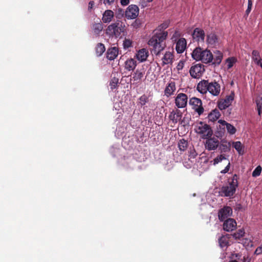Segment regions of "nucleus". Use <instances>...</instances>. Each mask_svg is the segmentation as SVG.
<instances>
[{
  "mask_svg": "<svg viewBox=\"0 0 262 262\" xmlns=\"http://www.w3.org/2000/svg\"><path fill=\"white\" fill-rule=\"evenodd\" d=\"M125 32V25L119 20L108 25L105 30L106 34L112 38L121 37Z\"/></svg>",
  "mask_w": 262,
  "mask_h": 262,
  "instance_id": "1",
  "label": "nucleus"
},
{
  "mask_svg": "<svg viewBox=\"0 0 262 262\" xmlns=\"http://www.w3.org/2000/svg\"><path fill=\"white\" fill-rule=\"evenodd\" d=\"M192 57L196 61H201L203 63H208L213 60V54L208 50H204L201 47L196 48L191 53Z\"/></svg>",
  "mask_w": 262,
  "mask_h": 262,
  "instance_id": "2",
  "label": "nucleus"
},
{
  "mask_svg": "<svg viewBox=\"0 0 262 262\" xmlns=\"http://www.w3.org/2000/svg\"><path fill=\"white\" fill-rule=\"evenodd\" d=\"M238 176L234 174L229 182V186H224L221 189V195L222 196L231 197L235 193L236 188L238 186Z\"/></svg>",
  "mask_w": 262,
  "mask_h": 262,
  "instance_id": "3",
  "label": "nucleus"
},
{
  "mask_svg": "<svg viewBox=\"0 0 262 262\" xmlns=\"http://www.w3.org/2000/svg\"><path fill=\"white\" fill-rule=\"evenodd\" d=\"M195 132L197 134L202 135L203 139H208L213 134L211 127L206 123L200 122L196 126Z\"/></svg>",
  "mask_w": 262,
  "mask_h": 262,
  "instance_id": "4",
  "label": "nucleus"
},
{
  "mask_svg": "<svg viewBox=\"0 0 262 262\" xmlns=\"http://www.w3.org/2000/svg\"><path fill=\"white\" fill-rule=\"evenodd\" d=\"M157 41L156 38H151L149 40L148 44L149 46L152 47L151 52L156 56H159L161 52L165 48L166 45L165 43L158 42Z\"/></svg>",
  "mask_w": 262,
  "mask_h": 262,
  "instance_id": "5",
  "label": "nucleus"
},
{
  "mask_svg": "<svg viewBox=\"0 0 262 262\" xmlns=\"http://www.w3.org/2000/svg\"><path fill=\"white\" fill-rule=\"evenodd\" d=\"M205 70L204 65L199 63L192 66L189 70L190 76L195 79H199L203 75Z\"/></svg>",
  "mask_w": 262,
  "mask_h": 262,
  "instance_id": "6",
  "label": "nucleus"
},
{
  "mask_svg": "<svg viewBox=\"0 0 262 262\" xmlns=\"http://www.w3.org/2000/svg\"><path fill=\"white\" fill-rule=\"evenodd\" d=\"M189 103L192 106V108L199 115L203 113L204 109L202 105V100L200 99L192 97L190 99Z\"/></svg>",
  "mask_w": 262,
  "mask_h": 262,
  "instance_id": "7",
  "label": "nucleus"
},
{
  "mask_svg": "<svg viewBox=\"0 0 262 262\" xmlns=\"http://www.w3.org/2000/svg\"><path fill=\"white\" fill-rule=\"evenodd\" d=\"M139 8L136 5H130L125 11V16L128 19H135L139 15Z\"/></svg>",
  "mask_w": 262,
  "mask_h": 262,
  "instance_id": "8",
  "label": "nucleus"
},
{
  "mask_svg": "<svg viewBox=\"0 0 262 262\" xmlns=\"http://www.w3.org/2000/svg\"><path fill=\"white\" fill-rule=\"evenodd\" d=\"M145 71L143 69H137L133 74L130 78L131 83L133 85H136L140 83L144 77Z\"/></svg>",
  "mask_w": 262,
  "mask_h": 262,
  "instance_id": "9",
  "label": "nucleus"
},
{
  "mask_svg": "<svg viewBox=\"0 0 262 262\" xmlns=\"http://www.w3.org/2000/svg\"><path fill=\"white\" fill-rule=\"evenodd\" d=\"M188 101V97L184 93H179L175 98V104L178 108H184L186 106Z\"/></svg>",
  "mask_w": 262,
  "mask_h": 262,
  "instance_id": "10",
  "label": "nucleus"
},
{
  "mask_svg": "<svg viewBox=\"0 0 262 262\" xmlns=\"http://www.w3.org/2000/svg\"><path fill=\"white\" fill-rule=\"evenodd\" d=\"M206 139L205 147L208 150H214L219 147V141L217 138L211 137Z\"/></svg>",
  "mask_w": 262,
  "mask_h": 262,
  "instance_id": "11",
  "label": "nucleus"
},
{
  "mask_svg": "<svg viewBox=\"0 0 262 262\" xmlns=\"http://www.w3.org/2000/svg\"><path fill=\"white\" fill-rule=\"evenodd\" d=\"M193 39L198 42H204L205 40V32L202 29L195 28L192 34Z\"/></svg>",
  "mask_w": 262,
  "mask_h": 262,
  "instance_id": "12",
  "label": "nucleus"
},
{
  "mask_svg": "<svg viewBox=\"0 0 262 262\" xmlns=\"http://www.w3.org/2000/svg\"><path fill=\"white\" fill-rule=\"evenodd\" d=\"M232 214V209L229 206H225L221 209L218 213L219 219L221 221H224L226 219L230 216Z\"/></svg>",
  "mask_w": 262,
  "mask_h": 262,
  "instance_id": "13",
  "label": "nucleus"
},
{
  "mask_svg": "<svg viewBox=\"0 0 262 262\" xmlns=\"http://www.w3.org/2000/svg\"><path fill=\"white\" fill-rule=\"evenodd\" d=\"M208 91L213 96H218L221 91L220 84L215 81L209 82Z\"/></svg>",
  "mask_w": 262,
  "mask_h": 262,
  "instance_id": "14",
  "label": "nucleus"
},
{
  "mask_svg": "<svg viewBox=\"0 0 262 262\" xmlns=\"http://www.w3.org/2000/svg\"><path fill=\"white\" fill-rule=\"evenodd\" d=\"M234 97L232 95L228 96L226 98L223 100L220 101L218 102V107L221 110H223L229 107L233 100Z\"/></svg>",
  "mask_w": 262,
  "mask_h": 262,
  "instance_id": "15",
  "label": "nucleus"
},
{
  "mask_svg": "<svg viewBox=\"0 0 262 262\" xmlns=\"http://www.w3.org/2000/svg\"><path fill=\"white\" fill-rule=\"evenodd\" d=\"M236 227V222L233 219H228L226 220L223 224V229L224 230L230 232L233 231Z\"/></svg>",
  "mask_w": 262,
  "mask_h": 262,
  "instance_id": "16",
  "label": "nucleus"
},
{
  "mask_svg": "<svg viewBox=\"0 0 262 262\" xmlns=\"http://www.w3.org/2000/svg\"><path fill=\"white\" fill-rule=\"evenodd\" d=\"M219 42V38L215 33L211 32L207 34L206 42L211 47L215 46Z\"/></svg>",
  "mask_w": 262,
  "mask_h": 262,
  "instance_id": "17",
  "label": "nucleus"
},
{
  "mask_svg": "<svg viewBox=\"0 0 262 262\" xmlns=\"http://www.w3.org/2000/svg\"><path fill=\"white\" fill-rule=\"evenodd\" d=\"M182 117V113L178 109L173 110L170 112L169 115V119L172 121L173 123H177L179 122L181 120Z\"/></svg>",
  "mask_w": 262,
  "mask_h": 262,
  "instance_id": "18",
  "label": "nucleus"
},
{
  "mask_svg": "<svg viewBox=\"0 0 262 262\" xmlns=\"http://www.w3.org/2000/svg\"><path fill=\"white\" fill-rule=\"evenodd\" d=\"M114 17V12L111 10H106L103 12L102 14V22L105 24L110 23L112 21Z\"/></svg>",
  "mask_w": 262,
  "mask_h": 262,
  "instance_id": "19",
  "label": "nucleus"
},
{
  "mask_svg": "<svg viewBox=\"0 0 262 262\" xmlns=\"http://www.w3.org/2000/svg\"><path fill=\"white\" fill-rule=\"evenodd\" d=\"M208 80H202L198 83L196 89L200 93L203 94H206L208 90Z\"/></svg>",
  "mask_w": 262,
  "mask_h": 262,
  "instance_id": "20",
  "label": "nucleus"
},
{
  "mask_svg": "<svg viewBox=\"0 0 262 262\" xmlns=\"http://www.w3.org/2000/svg\"><path fill=\"white\" fill-rule=\"evenodd\" d=\"M118 48L117 47H111L108 48L106 52V58L110 60H114L118 55Z\"/></svg>",
  "mask_w": 262,
  "mask_h": 262,
  "instance_id": "21",
  "label": "nucleus"
},
{
  "mask_svg": "<svg viewBox=\"0 0 262 262\" xmlns=\"http://www.w3.org/2000/svg\"><path fill=\"white\" fill-rule=\"evenodd\" d=\"M186 47V41L185 38H181L179 39L176 46V50L178 53H182L185 50Z\"/></svg>",
  "mask_w": 262,
  "mask_h": 262,
  "instance_id": "22",
  "label": "nucleus"
},
{
  "mask_svg": "<svg viewBox=\"0 0 262 262\" xmlns=\"http://www.w3.org/2000/svg\"><path fill=\"white\" fill-rule=\"evenodd\" d=\"M174 56L170 51H167L162 58V66L165 64H172L173 61Z\"/></svg>",
  "mask_w": 262,
  "mask_h": 262,
  "instance_id": "23",
  "label": "nucleus"
},
{
  "mask_svg": "<svg viewBox=\"0 0 262 262\" xmlns=\"http://www.w3.org/2000/svg\"><path fill=\"white\" fill-rule=\"evenodd\" d=\"M136 56L138 60L141 62L145 61L148 56V51L146 49L143 48L138 51Z\"/></svg>",
  "mask_w": 262,
  "mask_h": 262,
  "instance_id": "24",
  "label": "nucleus"
},
{
  "mask_svg": "<svg viewBox=\"0 0 262 262\" xmlns=\"http://www.w3.org/2000/svg\"><path fill=\"white\" fill-rule=\"evenodd\" d=\"M219 148L221 152H229L231 149V143L226 140H221L220 143H219Z\"/></svg>",
  "mask_w": 262,
  "mask_h": 262,
  "instance_id": "25",
  "label": "nucleus"
},
{
  "mask_svg": "<svg viewBox=\"0 0 262 262\" xmlns=\"http://www.w3.org/2000/svg\"><path fill=\"white\" fill-rule=\"evenodd\" d=\"M176 84L173 81L169 82L165 88L164 93L167 97H169L173 94L176 91Z\"/></svg>",
  "mask_w": 262,
  "mask_h": 262,
  "instance_id": "26",
  "label": "nucleus"
},
{
  "mask_svg": "<svg viewBox=\"0 0 262 262\" xmlns=\"http://www.w3.org/2000/svg\"><path fill=\"white\" fill-rule=\"evenodd\" d=\"M230 238V234H226L225 235H222L219 239V246L221 248H224L225 247H227L229 245V241Z\"/></svg>",
  "mask_w": 262,
  "mask_h": 262,
  "instance_id": "27",
  "label": "nucleus"
},
{
  "mask_svg": "<svg viewBox=\"0 0 262 262\" xmlns=\"http://www.w3.org/2000/svg\"><path fill=\"white\" fill-rule=\"evenodd\" d=\"M223 53L221 51L219 50L214 51V55H213L212 64L219 65L223 59Z\"/></svg>",
  "mask_w": 262,
  "mask_h": 262,
  "instance_id": "28",
  "label": "nucleus"
},
{
  "mask_svg": "<svg viewBox=\"0 0 262 262\" xmlns=\"http://www.w3.org/2000/svg\"><path fill=\"white\" fill-rule=\"evenodd\" d=\"M137 66V62L133 58L126 60L125 62L124 68L128 71H133Z\"/></svg>",
  "mask_w": 262,
  "mask_h": 262,
  "instance_id": "29",
  "label": "nucleus"
},
{
  "mask_svg": "<svg viewBox=\"0 0 262 262\" xmlns=\"http://www.w3.org/2000/svg\"><path fill=\"white\" fill-rule=\"evenodd\" d=\"M219 122L222 125H226V129L228 133L231 135L234 134L236 132V128L230 123L226 122L225 121L223 120H219Z\"/></svg>",
  "mask_w": 262,
  "mask_h": 262,
  "instance_id": "30",
  "label": "nucleus"
},
{
  "mask_svg": "<svg viewBox=\"0 0 262 262\" xmlns=\"http://www.w3.org/2000/svg\"><path fill=\"white\" fill-rule=\"evenodd\" d=\"M91 28L95 34L99 36L103 29V25L100 21L98 23H94L92 25Z\"/></svg>",
  "mask_w": 262,
  "mask_h": 262,
  "instance_id": "31",
  "label": "nucleus"
},
{
  "mask_svg": "<svg viewBox=\"0 0 262 262\" xmlns=\"http://www.w3.org/2000/svg\"><path fill=\"white\" fill-rule=\"evenodd\" d=\"M221 114L216 108L212 110L208 115V118L209 121L214 122L217 120L220 117Z\"/></svg>",
  "mask_w": 262,
  "mask_h": 262,
  "instance_id": "32",
  "label": "nucleus"
},
{
  "mask_svg": "<svg viewBox=\"0 0 262 262\" xmlns=\"http://www.w3.org/2000/svg\"><path fill=\"white\" fill-rule=\"evenodd\" d=\"M168 36V33L166 31L162 32L159 33H157L154 35L151 38H156L157 42L164 43L163 41L166 39Z\"/></svg>",
  "mask_w": 262,
  "mask_h": 262,
  "instance_id": "33",
  "label": "nucleus"
},
{
  "mask_svg": "<svg viewBox=\"0 0 262 262\" xmlns=\"http://www.w3.org/2000/svg\"><path fill=\"white\" fill-rule=\"evenodd\" d=\"M252 59L256 64L259 65L261 60L259 52L256 50H253L252 52Z\"/></svg>",
  "mask_w": 262,
  "mask_h": 262,
  "instance_id": "34",
  "label": "nucleus"
},
{
  "mask_svg": "<svg viewBox=\"0 0 262 262\" xmlns=\"http://www.w3.org/2000/svg\"><path fill=\"white\" fill-rule=\"evenodd\" d=\"M105 51V47L104 44L98 43L95 48L96 54L97 56H101Z\"/></svg>",
  "mask_w": 262,
  "mask_h": 262,
  "instance_id": "35",
  "label": "nucleus"
},
{
  "mask_svg": "<svg viewBox=\"0 0 262 262\" xmlns=\"http://www.w3.org/2000/svg\"><path fill=\"white\" fill-rule=\"evenodd\" d=\"M188 147V142L184 139L180 140L178 142V147L181 151H185Z\"/></svg>",
  "mask_w": 262,
  "mask_h": 262,
  "instance_id": "36",
  "label": "nucleus"
},
{
  "mask_svg": "<svg viewBox=\"0 0 262 262\" xmlns=\"http://www.w3.org/2000/svg\"><path fill=\"white\" fill-rule=\"evenodd\" d=\"M245 231L243 229L238 230L236 232L231 234L235 239H240L245 234Z\"/></svg>",
  "mask_w": 262,
  "mask_h": 262,
  "instance_id": "37",
  "label": "nucleus"
},
{
  "mask_svg": "<svg viewBox=\"0 0 262 262\" xmlns=\"http://www.w3.org/2000/svg\"><path fill=\"white\" fill-rule=\"evenodd\" d=\"M232 145L239 155H242L243 154L242 145L240 141L233 142L232 143Z\"/></svg>",
  "mask_w": 262,
  "mask_h": 262,
  "instance_id": "38",
  "label": "nucleus"
},
{
  "mask_svg": "<svg viewBox=\"0 0 262 262\" xmlns=\"http://www.w3.org/2000/svg\"><path fill=\"white\" fill-rule=\"evenodd\" d=\"M237 61L236 58L234 57H229L226 60V62L227 64V69H229L231 68L233 64Z\"/></svg>",
  "mask_w": 262,
  "mask_h": 262,
  "instance_id": "39",
  "label": "nucleus"
},
{
  "mask_svg": "<svg viewBox=\"0 0 262 262\" xmlns=\"http://www.w3.org/2000/svg\"><path fill=\"white\" fill-rule=\"evenodd\" d=\"M119 83V79L116 77H113L110 81V85L111 89L113 90L114 89H116L118 86V84Z\"/></svg>",
  "mask_w": 262,
  "mask_h": 262,
  "instance_id": "40",
  "label": "nucleus"
},
{
  "mask_svg": "<svg viewBox=\"0 0 262 262\" xmlns=\"http://www.w3.org/2000/svg\"><path fill=\"white\" fill-rule=\"evenodd\" d=\"M148 101V98L146 95L145 94L142 95L139 98V103L141 106H143Z\"/></svg>",
  "mask_w": 262,
  "mask_h": 262,
  "instance_id": "41",
  "label": "nucleus"
},
{
  "mask_svg": "<svg viewBox=\"0 0 262 262\" xmlns=\"http://www.w3.org/2000/svg\"><path fill=\"white\" fill-rule=\"evenodd\" d=\"M256 104L258 115H260L262 113V97L256 100Z\"/></svg>",
  "mask_w": 262,
  "mask_h": 262,
  "instance_id": "42",
  "label": "nucleus"
},
{
  "mask_svg": "<svg viewBox=\"0 0 262 262\" xmlns=\"http://www.w3.org/2000/svg\"><path fill=\"white\" fill-rule=\"evenodd\" d=\"M262 168L260 166H257L255 169L252 172V176L253 177H256L259 176L261 172Z\"/></svg>",
  "mask_w": 262,
  "mask_h": 262,
  "instance_id": "43",
  "label": "nucleus"
},
{
  "mask_svg": "<svg viewBox=\"0 0 262 262\" xmlns=\"http://www.w3.org/2000/svg\"><path fill=\"white\" fill-rule=\"evenodd\" d=\"M142 21L139 19H136L131 25L134 29H138L141 27Z\"/></svg>",
  "mask_w": 262,
  "mask_h": 262,
  "instance_id": "44",
  "label": "nucleus"
},
{
  "mask_svg": "<svg viewBox=\"0 0 262 262\" xmlns=\"http://www.w3.org/2000/svg\"><path fill=\"white\" fill-rule=\"evenodd\" d=\"M225 159H226L225 155H223V154L221 155L217 156V157H216L213 160V162H214L213 164L216 165V164H218L219 162H221L222 160H225Z\"/></svg>",
  "mask_w": 262,
  "mask_h": 262,
  "instance_id": "45",
  "label": "nucleus"
},
{
  "mask_svg": "<svg viewBox=\"0 0 262 262\" xmlns=\"http://www.w3.org/2000/svg\"><path fill=\"white\" fill-rule=\"evenodd\" d=\"M123 45L124 49H127L131 47L132 46V41L129 39L125 38L123 41Z\"/></svg>",
  "mask_w": 262,
  "mask_h": 262,
  "instance_id": "46",
  "label": "nucleus"
},
{
  "mask_svg": "<svg viewBox=\"0 0 262 262\" xmlns=\"http://www.w3.org/2000/svg\"><path fill=\"white\" fill-rule=\"evenodd\" d=\"M124 14L125 15V12L122 9L119 8L116 12V17L117 18L120 19Z\"/></svg>",
  "mask_w": 262,
  "mask_h": 262,
  "instance_id": "47",
  "label": "nucleus"
},
{
  "mask_svg": "<svg viewBox=\"0 0 262 262\" xmlns=\"http://www.w3.org/2000/svg\"><path fill=\"white\" fill-rule=\"evenodd\" d=\"M168 26H169V23L168 22H167V21L164 22V23L161 24L159 26V30L160 31L162 30H165V29H166V28H168Z\"/></svg>",
  "mask_w": 262,
  "mask_h": 262,
  "instance_id": "48",
  "label": "nucleus"
},
{
  "mask_svg": "<svg viewBox=\"0 0 262 262\" xmlns=\"http://www.w3.org/2000/svg\"><path fill=\"white\" fill-rule=\"evenodd\" d=\"M184 61L181 60L179 61L177 68L178 71L182 70L184 67Z\"/></svg>",
  "mask_w": 262,
  "mask_h": 262,
  "instance_id": "49",
  "label": "nucleus"
},
{
  "mask_svg": "<svg viewBox=\"0 0 262 262\" xmlns=\"http://www.w3.org/2000/svg\"><path fill=\"white\" fill-rule=\"evenodd\" d=\"M261 253H262V245L259 247H258L256 249V250L254 252V254L256 255H259Z\"/></svg>",
  "mask_w": 262,
  "mask_h": 262,
  "instance_id": "50",
  "label": "nucleus"
},
{
  "mask_svg": "<svg viewBox=\"0 0 262 262\" xmlns=\"http://www.w3.org/2000/svg\"><path fill=\"white\" fill-rule=\"evenodd\" d=\"M230 166V162H229L228 165L225 168V169L222 170L221 171V172L222 173H226L228 172L229 171V170Z\"/></svg>",
  "mask_w": 262,
  "mask_h": 262,
  "instance_id": "51",
  "label": "nucleus"
},
{
  "mask_svg": "<svg viewBox=\"0 0 262 262\" xmlns=\"http://www.w3.org/2000/svg\"><path fill=\"white\" fill-rule=\"evenodd\" d=\"M120 3L121 5L125 6L129 3V0H120Z\"/></svg>",
  "mask_w": 262,
  "mask_h": 262,
  "instance_id": "52",
  "label": "nucleus"
},
{
  "mask_svg": "<svg viewBox=\"0 0 262 262\" xmlns=\"http://www.w3.org/2000/svg\"><path fill=\"white\" fill-rule=\"evenodd\" d=\"M241 257V254L239 253H233L232 254V258H239Z\"/></svg>",
  "mask_w": 262,
  "mask_h": 262,
  "instance_id": "53",
  "label": "nucleus"
},
{
  "mask_svg": "<svg viewBox=\"0 0 262 262\" xmlns=\"http://www.w3.org/2000/svg\"><path fill=\"white\" fill-rule=\"evenodd\" d=\"M94 1H90L89 3V10H90L91 9H92L93 7L94 6Z\"/></svg>",
  "mask_w": 262,
  "mask_h": 262,
  "instance_id": "54",
  "label": "nucleus"
},
{
  "mask_svg": "<svg viewBox=\"0 0 262 262\" xmlns=\"http://www.w3.org/2000/svg\"><path fill=\"white\" fill-rule=\"evenodd\" d=\"M114 2V0H104L103 3L104 4H108L109 5H111V4L113 3Z\"/></svg>",
  "mask_w": 262,
  "mask_h": 262,
  "instance_id": "55",
  "label": "nucleus"
},
{
  "mask_svg": "<svg viewBox=\"0 0 262 262\" xmlns=\"http://www.w3.org/2000/svg\"><path fill=\"white\" fill-rule=\"evenodd\" d=\"M242 205L241 204H236V208H235V210H239L240 209H242Z\"/></svg>",
  "mask_w": 262,
  "mask_h": 262,
  "instance_id": "56",
  "label": "nucleus"
},
{
  "mask_svg": "<svg viewBox=\"0 0 262 262\" xmlns=\"http://www.w3.org/2000/svg\"><path fill=\"white\" fill-rule=\"evenodd\" d=\"M251 8L250 7H248L246 11V14L248 16L249 15V14L250 13V12H251Z\"/></svg>",
  "mask_w": 262,
  "mask_h": 262,
  "instance_id": "57",
  "label": "nucleus"
},
{
  "mask_svg": "<svg viewBox=\"0 0 262 262\" xmlns=\"http://www.w3.org/2000/svg\"><path fill=\"white\" fill-rule=\"evenodd\" d=\"M252 0H248V7H250V8H252Z\"/></svg>",
  "mask_w": 262,
  "mask_h": 262,
  "instance_id": "58",
  "label": "nucleus"
},
{
  "mask_svg": "<svg viewBox=\"0 0 262 262\" xmlns=\"http://www.w3.org/2000/svg\"><path fill=\"white\" fill-rule=\"evenodd\" d=\"M196 156V154L195 151H193L191 153V155L190 156L191 158H194L195 156Z\"/></svg>",
  "mask_w": 262,
  "mask_h": 262,
  "instance_id": "59",
  "label": "nucleus"
},
{
  "mask_svg": "<svg viewBox=\"0 0 262 262\" xmlns=\"http://www.w3.org/2000/svg\"><path fill=\"white\" fill-rule=\"evenodd\" d=\"M229 262H237V261L236 260H230Z\"/></svg>",
  "mask_w": 262,
  "mask_h": 262,
  "instance_id": "60",
  "label": "nucleus"
},
{
  "mask_svg": "<svg viewBox=\"0 0 262 262\" xmlns=\"http://www.w3.org/2000/svg\"><path fill=\"white\" fill-rule=\"evenodd\" d=\"M259 65H260V66L261 67V68L262 69V62H260V64Z\"/></svg>",
  "mask_w": 262,
  "mask_h": 262,
  "instance_id": "61",
  "label": "nucleus"
},
{
  "mask_svg": "<svg viewBox=\"0 0 262 262\" xmlns=\"http://www.w3.org/2000/svg\"><path fill=\"white\" fill-rule=\"evenodd\" d=\"M152 0H147V1L150 2H151Z\"/></svg>",
  "mask_w": 262,
  "mask_h": 262,
  "instance_id": "62",
  "label": "nucleus"
},
{
  "mask_svg": "<svg viewBox=\"0 0 262 262\" xmlns=\"http://www.w3.org/2000/svg\"><path fill=\"white\" fill-rule=\"evenodd\" d=\"M102 0H100V1H101Z\"/></svg>",
  "mask_w": 262,
  "mask_h": 262,
  "instance_id": "63",
  "label": "nucleus"
}]
</instances>
